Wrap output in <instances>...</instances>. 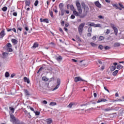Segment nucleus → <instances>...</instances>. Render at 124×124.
<instances>
[{"mask_svg": "<svg viewBox=\"0 0 124 124\" xmlns=\"http://www.w3.org/2000/svg\"><path fill=\"white\" fill-rule=\"evenodd\" d=\"M84 27H85V23H82L80 24L78 28V31L79 34H82L83 33V31L84 30Z\"/></svg>", "mask_w": 124, "mask_h": 124, "instance_id": "1", "label": "nucleus"}, {"mask_svg": "<svg viewBox=\"0 0 124 124\" xmlns=\"http://www.w3.org/2000/svg\"><path fill=\"white\" fill-rule=\"evenodd\" d=\"M110 27L114 31V33L115 34V35H118V28L116 27V25L113 23H111L110 24Z\"/></svg>", "mask_w": 124, "mask_h": 124, "instance_id": "2", "label": "nucleus"}, {"mask_svg": "<svg viewBox=\"0 0 124 124\" xmlns=\"http://www.w3.org/2000/svg\"><path fill=\"white\" fill-rule=\"evenodd\" d=\"M82 13H80L79 12H77L76 10L73 11V14L75 15V16L80 17V18H84L85 17V16H81V14Z\"/></svg>", "mask_w": 124, "mask_h": 124, "instance_id": "3", "label": "nucleus"}, {"mask_svg": "<svg viewBox=\"0 0 124 124\" xmlns=\"http://www.w3.org/2000/svg\"><path fill=\"white\" fill-rule=\"evenodd\" d=\"M78 10L79 13H82V8H81V4L79 2H76V3Z\"/></svg>", "mask_w": 124, "mask_h": 124, "instance_id": "4", "label": "nucleus"}, {"mask_svg": "<svg viewBox=\"0 0 124 124\" xmlns=\"http://www.w3.org/2000/svg\"><path fill=\"white\" fill-rule=\"evenodd\" d=\"M60 85H61V79L58 78L57 81V85L56 87L53 89V91H56V90H58Z\"/></svg>", "mask_w": 124, "mask_h": 124, "instance_id": "5", "label": "nucleus"}, {"mask_svg": "<svg viewBox=\"0 0 124 124\" xmlns=\"http://www.w3.org/2000/svg\"><path fill=\"white\" fill-rule=\"evenodd\" d=\"M82 6H84V11H85V13H86L87 14V13H88V12H89V6L86 5L85 4V3H81Z\"/></svg>", "mask_w": 124, "mask_h": 124, "instance_id": "6", "label": "nucleus"}, {"mask_svg": "<svg viewBox=\"0 0 124 124\" xmlns=\"http://www.w3.org/2000/svg\"><path fill=\"white\" fill-rule=\"evenodd\" d=\"M116 65H118V63L114 62L113 63V66L110 67V71H114L116 69Z\"/></svg>", "mask_w": 124, "mask_h": 124, "instance_id": "7", "label": "nucleus"}, {"mask_svg": "<svg viewBox=\"0 0 124 124\" xmlns=\"http://www.w3.org/2000/svg\"><path fill=\"white\" fill-rule=\"evenodd\" d=\"M74 81L75 82H79V81H82V82H84V79H82L80 77H77L75 78Z\"/></svg>", "mask_w": 124, "mask_h": 124, "instance_id": "8", "label": "nucleus"}, {"mask_svg": "<svg viewBox=\"0 0 124 124\" xmlns=\"http://www.w3.org/2000/svg\"><path fill=\"white\" fill-rule=\"evenodd\" d=\"M5 35V31H4V30H2L0 32V38H3Z\"/></svg>", "mask_w": 124, "mask_h": 124, "instance_id": "9", "label": "nucleus"}, {"mask_svg": "<svg viewBox=\"0 0 124 124\" xmlns=\"http://www.w3.org/2000/svg\"><path fill=\"white\" fill-rule=\"evenodd\" d=\"M94 4L97 7H98V8H101V4H100V3L99 2V1H95L94 2Z\"/></svg>", "mask_w": 124, "mask_h": 124, "instance_id": "10", "label": "nucleus"}, {"mask_svg": "<svg viewBox=\"0 0 124 124\" xmlns=\"http://www.w3.org/2000/svg\"><path fill=\"white\" fill-rule=\"evenodd\" d=\"M23 91L24 92V93L25 95L29 96V95H31V93H30V92L28 91L27 89L23 90Z\"/></svg>", "mask_w": 124, "mask_h": 124, "instance_id": "11", "label": "nucleus"}, {"mask_svg": "<svg viewBox=\"0 0 124 124\" xmlns=\"http://www.w3.org/2000/svg\"><path fill=\"white\" fill-rule=\"evenodd\" d=\"M107 101V100L106 99L102 98L101 99H99L97 101V103H100V102H106Z\"/></svg>", "mask_w": 124, "mask_h": 124, "instance_id": "12", "label": "nucleus"}, {"mask_svg": "<svg viewBox=\"0 0 124 124\" xmlns=\"http://www.w3.org/2000/svg\"><path fill=\"white\" fill-rule=\"evenodd\" d=\"M112 110H114V109L113 108V107H111V108L108 107L105 109L104 111H105V112H109V111H112Z\"/></svg>", "mask_w": 124, "mask_h": 124, "instance_id": "13", "label": "nucleus"}, {"mask_svg": "<svg viewBox=\"0 0 124 124\" xmlns=\"http://www.w3.org/2000/svg\"><path fill=\"white\" fill-rule=\"evenodd\" d=\"M39 45L38 43H34L33 46H31V49H35V48H37L38 47Z\"/></svg>", "mask_w": 124, "mask_h": 124, "instance_id": "14", "label": "nucleus"}, {"mask_svg": "<svg viewBox=\"0 0 124 124\" xmlns=\"http://www.w3.org/2000/svg\"><path fill=\"white\" fill-rule=\"evenodd\" d=\"M53 120L51 118H49L46 120V123L47 124H52Z\"/></svg>", "mask_w": 124, "mask_h": 124, "instance_id": "15", "label": "nucleus"}, {"mask_svg": "<svg viewBox=\"0 0 124 124\" xmlns=\"http://www.w3.org/2000/svg\"><path fill=\"white\" fill-rule=\"evenodd\" d=\"M24 81L25 83H27V84H30V79L26 77L24 78Z\"/></svg>", "mask_w": 124, "mask_h": 124, "instance_id": "16", "label": "nucleus"}, {"mask_svg": "<svg viewBox=\"0 0 124 124\" xmlns=\"http://www.w3.org/2000/svg\"><path fill=\"white\" fill-rule=\"evenodd\" d=\"M10 118L11 119V122H16V118H15V116H14V115H10Z\"/></svg>", "mask_w": 124, "mask_h": 124, "instance_id": "17", "label": "nucleus"}, {"mask_svg": "<svg viewBox=\"0 0 124 124\" xmlns=\"http://www.w3.org/2000/svg\"><path fill=\"white\" fill-rule=\"evenodd\" d=\"M87 25L89 27H94V23L93 22H88Z\"/></svg>", "mask_w": 124, "mask_h": 124, "instance_id": "18", "label": "nucleus"}, {"mask_svg": "<svg viewBox=\"0 0 124 124\" xmlns=\"http://www.w3.org/2000/svg\"><path fill=\"white\" fill-rule=\"evenodd\" d=\"M56 60L57 62H61L62 60V57L59 56L58 57L56 58Z\"/></svg>", "mask_w": 124, "mask_h": 124, "instance_id": "19", "label": "nucleus"}, {"mask_svg": "<svg viewBox=\"0 0 124 124\" xmlns=\"http://www.w3.org/2000/svg\"><path fill=\"white\" fill-rule=\"evenodd\" d=\"M104 32H105L106 35H108V34L110 33V29H107L105 30Z\"/></svg>", "mask_w": 124, "mask_h": 124, "instance_id": "20", "label": "nucleus"}, {"mask_svg": "<svg viewBox=\"0 0 124 124\" xmlns=\"http://www.w3.org/2000/svg\"><path fill=\"white\" fill-rule=\"evenodd\" d=\"M11 41H12V43L15 44V45H16V44H17V40H16L15 39H12L11 40Z\"/></svg>", "mask_w": 124, "mask_h": 124, "instance_id": "21", "label": "nucleus"}, {"mask_svg": "<svg viewBox=\"0 0 124 124\" xmlns=\"http://www.w3.org/2000/svg\"><path fill=\"white\" fill-rule=\"evenodd\" d=\"M121 46V44L120 43H116L114 44V47H120Z\"/></svg>", "mask_w": 124, "mask_h": 124, "instance_id": "22", "label": "nucleus"}, {"mask_svg": "<svg viewBox=\"0 0 124 124\" xmlns=\"http://www.w3.org/2000/svg\"><path fill=\"white\" fill-rule=\"evenodd\" d=\"M25 4L26 6H30V4H31V1L30 0H27L25 2Z\"/></svg>", "mask_w": 124, "mask_h": 124, "instance_id": "23", "label": "nucleus"}, {"mask_svg": "<svg viewBox=\"0 0 124 124\" xmlns=\"http://www.w3.org/2000/svg\"><path fill=\"white\" fill-rule=\"evenodd\" d=\"M8 55V53H5V52H3L2 53V55H3V57L2 58H3V59H5V58H6V57H7Z\"/></svg>", "mask_w": 124, "mask_h": 124, "instance_id": "24", "label": "nucleus"}, {"mask_svg": "<svg viewBox=\"0 0 124 124\" xmlns=\"http://www.w3.org/2000/svg\"><path fill=\"white\" fill-rule=\"evenodd\" d=\"M118 72H119V70H116L114 72H113L112 73V75L113 76H116V75H117V74H118Z\"/></svg>", "mask_w": 124, "mask_h": 124, "instance_id": "25", "label": "nucleus"}, {"mask_svg": "<svg viewBox=\"0 0 124 124\" xmlns=\"http://www.w3.org/2000/svg\"><path fill=\"white\" fill-rule=\"evenodd\" d=\"M94 28H101V24H97L94 25Z\"/></svg>", "mask_w": 124, "mask_h": 124, "instance_id": "26", "label": "nucleus"}, {"mask_svg": "<svg viewBox=\"0 0 124 124\" xmlns=\"http://www.w3.org/2000/svg\"><path fill=\"white\" fill-rule=\"evenodd\" d=\"M123 66L121 64H119L117 66L116 68L117 69H119V70H120V69H122V68H123Z\"/></svg>", "mask_w": 124, "mask_h": 124, "instance_id": "27", "label": "nucleus"}, {"mask_svg": "<svg viewBox=\"0 0 124 124\" xmlns=\"http://www.w3.org/2000/svg\"><path fill=\"white\" fill-rule=\"evenodd\" d=\"M60 10L61 11L62 13V16H63L64 14V11H65V10H64V9L62 8V9H60Z\"/></svg>", "mask_w": 124, "mask_h": 124, "instance_id": "28", "label": "nucleus"}, {"mask_svg": "<svg viewBox=\"0 0 124 124\" xmlns=\"http://www.w3.org/2000/svg\"><path fill=\"white\" fill-rule=\"evenodd\" d=\"M59 7L60 9H62L63 8V3H60Z\"/></svg>", "mask_w": 124, "mask_h": 124, "instance_id": "29", "label": "nucleus"}, {"mask_svg": "<svg viewBox=\"0 0 124 124\" xmlns=\"http://www.w3.org/2000/svg\"><path fill=\"white\" fill-rule=\"evenodd\" d=\"M6 46V47H8V48H11V47H12V45H11V44H10V43H8L7 44Z\"/></svg>", "mask_w": 124, "mask_h": 124, "instance_id": "30", "label": "nucleus"}, {"mask_svg": "<svg viewBox=\"0 0 124 124\" xmlns=\"http://www.w3.org/2000/svg\"><path fill=\"white\" fill-rule=\"evenodd\" d=\"M49 105L51 106H55V105H57V103L56 102H50Z\"/></svg>", "mask_w": 124, "mask_h": 124, "instance_id": "31", "label": "nucleus"}, {"mask_svg": "<svg viewBox=\"0 0 124 124\" xmlns=\"http://www.w3.org/2000/svg\"><path fill=\"white\" fill-rule=\"evenodd\" d=\"M9 76H10L9 73L8 72H6L5 73V77L6 78H8V77H9Z\"/></svg>", "mask_w": 124, "mask_h": 124, "instance_id": "32", "label": "nucleus"}, {"mask_svg": "<svg viewBox=\"0 0 124 124\" xmlns=\"http://www.w3.org/2000/svg\"><path fill=\"white\" fill-rule=\"evenodd\" d=\"M42 80L43 81H45V82H47V81H48V78H47L46 77H43L42 78Z\"/></svg>", "mask_w": 124, "mask_h": 124, "instance_id": "33", "label": "nucleus"}, {"mask_svg": "<svg viewBox=\"0 0 124 124\" xmlns=\"http://www.w3.org/2000/svg\"><path fill=\"white\" fill-rule=\"evenodd\" d=\"M2 11H4V12H5V11H7V7L4 6L2 8Z\"/></svg>", "mask_w": 124, "mask_h": 124, "instance_id": "34", "label": "nucleus"}, {"mask_svg": "<svg viewBox=\"0 0 124 124\" xmlns=\"http://www.w3.org/2000/svg\"><path fill=\"white\" fill-rule=\"evenodd\" d=\"M7 52H12L13 51V49L11 48V47H8L7 48Z\"/></svg>", "mask_w": 124, "mask_h": 124, "instance_id": "35", "label": "nucleus"}, {"mask_svg": "<svg viewBox=\"0 0 124 124\" xmlns=\"http://www.w3.org/2000/svg\"><path fill=\"white\" fill-rule=\"evenodd\" d=\"M99 41H101L102 40H104V37L101 36L99 37Z\"/></svg>", "mask_w": 124, "mask_h": 124, "instance_id": "36", "label": "nucleus"}, {"mask_svg": "<svg viewBox=\"0 0 124 124\" xmlns=\"http://www.w3.org/2000/svg\"><path fill=\"white\" fill-rule=\"evenodd\" d=\"M34 113L35 114L36 116H39L40 114V112L38 111H34Z\"/></svg>", "mask_w": 124, "mask_h": 124, "instance_id": "37", "label": "nucleus"}, {"mask_svg": "<svg viewBox=\"0 0 124 124\" xmlns=\"http://www.w3.org/2000/svg\"><path fill=\"white\" fill-rule=\"evenodd\" d=\"M10 110L12 112V113H14V111H15V109L12 107L9 108Z\"/></svg>", "mask_w": 124, "mask_h": 124, "instance_id": "38", "label": "nucleus"}, {"mask_svg": "<svg viewBox=\"0 0 124 124\" xmlns=\"http://www.w3.org/2000/svg\"><path fill=\"white\" fill-rule=\"evenodd\" d=\"M92 31H93V29L92 28V27H89L88 29V32H92Z\"/></svg>", "mask_w": 124, "mask_h": 124, "instance_id": "39", "label": "nucleus"}, {"mask_svg": "<svg viewBox=\"0 0 124 124\" xmlns=\"http://www.w3.org/2000/svg\"><path fill=\"white\" fill-rule=\"evenodd\" d=\"M38 2H39V1H38V0H36L35 1V2H34V6H37V5H38Z\"/></svg>", "mask_w": 124, "mask_h": 124, "instance_id": "40", "label": "nucleus"}, {"mask_svg": "<svg viewBox=\"0 0 124 124\" xmlns=\"http://www.w3.org/2000/svg\"><path fill=\"white\" fill-rule=\"evenodd\" d=\"M70 9H71V10H72V11H74V6H73V5H71L70 6Z\"/></svg>", "mask_w": 124, "mask_h": 124, "instance_id": "41", "label": "nucleus"}, {"mask_svg": "<svg viewBox=\"0 0 124 124\" xmlns=\"http://www.w3.org/2000/svg\"><path fill=\"white\" fill-rule=\"evenodd\" d=\"M43 21L45 23H46L47 24L49 23V20H48V19L47 18L44 19Z\"/></svg>", "mask_w": 124, "mask_h": 124, "instance_id": "42", "label": "nucleus"}, {"mask_svg": "<svg viewBox=\"0 0 124 124\" xmlns=\"http://www.w3.org/2000/svg\"><path fill=\"white\" fill-rule=\"evenodd\" d=\"M103 46L102 45H100L98 46V49H100V50H103Z\"/></svg>", "mask_w": 124, "mask_h": 124, "instance_id": "43", "label": "nucleus"}, {"mask_svg": "<svg viewBox=\"0 0 124 124\" xmlns=\"http://www.w3.org/2000/svg\"><path fill=\"white\" fill-rule=\"evenodd\" d=\"M53 11H54L56 13H58V10L57 9V7L55 6V8L53 9Z\"/></svg>", "mask_w": 124, "mask_h": 124, "instance_id": "44", "label": "nucleus"}, {"mask_svg": "<svg viewBox=\"0 0 124 124\" xmlns=\"http://www.w3.org/2000/svg\"><path fill=\"white\" fill-rule=\"evenodd\" d=\"M73 105V104L72 103H71L69 104V105L68 106V107H69V108H71Z\"/></svg>", "mask_w": 124, "mask_h": 124, "instance_id": "45", "label": "nucleus"}, {"mask_svg": "<svg viewBox=\"0 0 124 124\" xmlns=\"http://www.w3.org/2000/svg\"><path fill=\"white\" fill-rule=\"evenodd\" d=\"M43 69V67H41L38 70L37 73H39V72H40V71H41V70H42Z\"/></svg>", "mask_w": 124, "mask_h": 124, "instance_id": "46", "label": "nucleus"}, {"mask_svg": "<svg viewBox=\"0 0 124 124\" xmlns=\"http://www.w3.org/2000/svg\"><path fill=\"white\" fill-rule=\"evenodd\" d=\"M119 5L122 8L124 9V6L121 3H119Z\"/></svg>", "mask_w": 124, "mask_h": 124, "instance_id": "47", "label": "nucleus"}, {"mask_svg": "<svg viewBox=\"0 0 124 124\" xmlns=\"http://www.w3.org/2000/svg\"><path fill=\"white\" fill-rule=\"evenodd\" d=\"M49 14H50L51 17H52V18H53V17H54V16L53 15V12L50 11Z\"/></svg>", "mask_w": 124, "mask_h": 124, "instance_id": "48", "label": "nucleus"}, {"mask_svg": "<svg viewBox=\"0 0 124 124\" xmlns=\"http://www.w3.org/2000/svg\"><path fill=\"white\" fill-rule=\"evenodd\" d=\"M98 18H99V19H104V16H99Z\"/></svg>", "mask_w": 124, "mask_h": 124, "instance_id": "49", "label": "nucleus"}, {"mask_svg": "<svg viewBox=\"0 0 124 124\" xmlns=\"http://www.w3.org/2000/svg\"><path fill=\"white\" fill-rule=\"evenodd\" d=\"M110 48V46H106V47H105V50H109Z\"/></svg>", "mask_w": 124, "mask_h": 124, "instance_id": "50", "label": "nucleus"}, {"mask_svg": "<svg viewBox=\"0 0 124 124\" xmlns=\"http://www.w3.org/2000/svg\"><path fill=\"white\" fill-rule=\"evenodd\" d=\"M92 32H89L87 33V36L88 37H91V36H92Z\"/></svg>", "mask_w": 124, "mask_h": 124, "instance_id": "51", "label": "nucleus"}, {"mask_svg": "<svg viewBox=\"0 0 124 124\" xmlns=\"http://www.w3.org/2000/svg\"><path fill=\"white\" fill-rule=\"evenodd\" d=\"M59 31H61V32H62V33L63 34H64V33H63V31H62V29L61 28H59Z\"/></svg>", "mask_w": 124, "mask_h": 124, "instance_id": "52", "label": "nucleus"}, {"mask_svg": "<svg viewBox=\"0 0 124 124\" xmlns=\"http://www.w3.org/2000/svg\"><path fill=\"white\" fill-rule=\"evenodd\" d=\"M116 9H119V10H122V8H121L118 6H116Z\"/></svg>", "mask_w": 124, "mask_h": 124, "instance_id": "53", "label": "nucleus"}, {"mask_svg": "<svg viewBox=\"0 0 124 124\" xmlns=\"http://www.w3.org/2000/svg\"><path fill=\"white\" fill-rule=\"evenodd\" d=\"M91 44L93 47H94V46H96V45H95V44H94V43H91Z\"/></svg>", "mask_w": 124, "mask_h": 124, "instance_id": "54", "label": "nucleus"}, {"mask_svg": "<svg viewBox=\"0 0 124 124\" xmlns=\"http://www.w3.org/2000/svg\"><path fill=\"white\" fill-rule=\"evenodd\" d=\"M71 19H75V16L72 15L71 16Z\"/></svg>", "mask_w": 124, "mask_h": 124, "instance_id": "55", "label": "nucleus"}, {"mask_svg": "<svg viewBox=\"0 0 124 124\" xmlns=\"http://www.w3.org/2000/svg\"><path fill=\"white\" fill-rule=\"evenodd\" d=\"M92 39L93 40H94V41H95V40H96V36H93V38H92Z\"/></svg>", "mask_w": 124, "mask_h": 124, "instance_id": "56", "label": "nucleus"}, {"mask_svg": "<svg viewBox=\"0 0 124 124\" xmlns=\"http://www.w3.org/2000/svg\"><path fill=\"white\" fill-rule=\"evenodd\" d=\"M13 15L16 17L17 16V12H14Z\"/></svg>", "mask_w": 124, "mask_h": 124, "instance_id": "57", "label": "nucleus"}, {"mask_svg": "<svg viewBox=\"0 0 124 124\" xmlns=\"http://www.w3.org/2000/svg\"><path fill=\"white\" fill-rule=\"evenodd\" d=\"M25 30L28 31H29V27H28L27 26H26L25 28Z\"/></svg>", "mask_w": 124, "mask_h": 124, "instance_id": "58", "label": "nucleus"}, {"mask_svg": "<svg viewBox=\"0 0 124 124\" xmlns=\"http://www.w3.org/2000/svg\"><path fill=\"white\" fill-rule=\"evenodd\" d=\"M43 103L44 104H47V101H46V100L43 101Z\"/></svg>", "mask_w": 124, "mask_h": 124, "instance_id": "59", "label": "nucleus"}, {"mask_svg": "<svg viewBox=\"0 0 124 124\" xmlns=\"http://www.w3.org/2000/svg\"><path fill=\"white\" fill-rule=\"evenodd\" d=\"M14 76H15V74H12L11 75V78H13V77H14Z\"/></svg>", "mask_w": 124, "mask_h": 124, "instance_id": "60", "label": "nucleus"}, {"mask_svg": "<svg viewBox=\"0 0 124 124\" xmlns=\"http://www.w3.org/2000/svg\"><path fill=\"white\" fill-rule=\"evenodd\" d=\"M61 25H62V26H64V21H62L61 22Z\"/></svg>", "mask_w": 124, "mask_h": 124, "instance_id": "61", "label": "nucleus"}, {"mask_svg": "<svg viewBox=\"0 0 124 124\" xmlns=\"http://www.w3.org/2000/svg\"><path fill=\"white\" fill-rule=\"evenodd\" d=\"M13 31H14V32H16V29L15 28H13L12 30Z\"/></svg>", "mask_w": 124, "mask_h": 124, "instance_id": "62", "label": "nucleus"}, {"mask_svg": "<svg viewBox=\"0 0 124 124\" xmlns=\"http://www.w3.org/2000/svg\"><path fill=\"white\" fill-rule=\"evenodd\" d=\"M104 68H105V67H104V66H102L101 68V70H104Z\"/></svg>", "mask_w": 124, "mask_h": 124, "instance_id": "63", "label": "nucleus"}, {"mask_svg": "<svg viewBox=\"0 0 124 124\" xmlns=\"http://www.w3.org/2000/svg\"><path fill=\"white\" fill-rule=\"evenodd\" d=\"M116 101H124V100H122V99H118V100H116Z\"/></svg>", "mask_w": 124, "mask_h": 124, "instance_id": "64", "label": "nucleus"}]
</instances>
